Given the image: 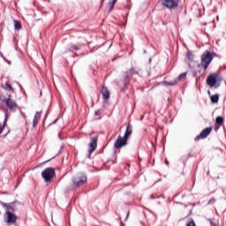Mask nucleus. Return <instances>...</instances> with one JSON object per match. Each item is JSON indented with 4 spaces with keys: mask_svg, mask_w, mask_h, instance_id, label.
Returning a JSON list of instances; mask_svg holds the SVG:
<instances>
[{
    "mask_svg": "<svg viewBox=\"0 0 226 226\" xmlns=\"http://www.w3.org/2000/svg\"><path fill=\"white\" fill-rule=\"evenodd\" d=\"M4 103H5L6 107H8L11 112H15L17 110V108L19 107V104L15 102V100L11 99L10 95L8 98H5L4 100Z\"/></svg>",
    "mask_w": 226,
    "mask_h": 226,
    "instance_id": "nucleus-8",
    "label": "nucleus"
},
{
    "mask_svg": "<svg viewBox=\"0 0 226 226\" xmlns=\"http://www.w3.org/2000/svg\"><path fill=\"white\" fill-rule=\"evenodd\" d=\"M217 79H218V74L216 73L209 74L207 78V86H209V87H215V89L220 87V83H217Z\"/></svg>",
    "mask_w": 226,
    "mask_h": 226,
    "instance_id": "nucleus-5",
    "label": "nucleus"
},
{
    "mask_svg": "<svg viewBox=\"0 0 226 226\" xmlns=\"http://www.w3.org/2000/svg\"><path fill=\"white\" fill-rule=\"evenodd\" d=\"M41 119V112L36 111L34 119H33V128H36L38 126V123Z\"/></svg>",
    "mask_w": 226,
    "mask_h": 226,
    "instance_id": "nucleus-13",
    "label": "nucleus"
},
{
    "mask_svg": "<svg viewBox=\"0 0 226 226\" xmlns=\"http://www.w3.org/2000/svg\"><path fill=\"white\" fill-rule=\"evenodd\" d=\"M57 123V119L53 122V124H56Z\"/></svg>",
    "mask_w": 226,
    "mask_h": 226,
    "instance_id": "nucleus-31",
    "label": "nucleus"
},
{
    "mask_svg": "<svg viewBox=\"0 0 226 226\" xmlns=\"http://www.w3.org/2000/svg\"><path fill=\"white\" fill-rule=\"evenodd\" d=\"M130 82H132V78H129L128 75L125 74L122 84H123V87H121L120 91L124 92L126 91V89H128V86H130Z\"/></svg>",
    "mask_w": 226,
    "mask_h": 226,
    "instance_id": "nucleus-12",
    "label": "nucleus"
},
{
    "mask_svg": "<svg viewBox=\"0 0 226 226\" xmlns=\"http://www.w3.org/2000/svg\"><path fill=\"white\" fill-rule=\"evenodd\" d=\"M124 146H128V139L124 137L118 136L114 143L115 149H121Z\"/></svg>",
    "mask_w": 226,
    "mask_h": 226,
    "instance_id": "nucleus-9",
    "label": "nucleus"
},
{
    "mask_svg": "<svg viewBox=\"0 0 226 226\" xmlns=\"http://www.w3.org/2000/svg\"><path fill=\"white\" fill-rule=\"evenodd\" d=\"M186 226H197V225H195V222L193 221V219H192V221L189 222Z\"/></svg>",
    "mask_w": 226,
    "mask_h": 226,
    "instance_id": "nucleus-23",
    "label": "nucleus"
},
{
    "mask_svg": "<svg viewBox=\"0 0 226 226\" xmlns=\"http://www.w3.org/2000/svg\"><path fill=\"white\" fill-rule=\"evenodd\" d=\"M1 206L5 208V222L6 223H15L17 222V215L14 214L19 211L20 202L13 201L11 203L0 202Z\"/></svg>",
    "mask_w": 226,
    "mask_h": 226,
    "instance_id": "nucleus-1",
    "label": "nucleus"
},
{
    "mask_svg": "<svg viewBox=\"0 0 226 226\" xmlns=\"http://www.w3.org/2000/svg\"><path fill=\"white\" fill-rule=\"evenodd\" d=\"M210 226H218V224H216V222L210 220Z\"/></svg>",
    "mask_w": 226,
    "mask_h": 226,
    "instance_id": "nucleus-29",
    "label": "nucleus"
},
{
    "mask_svg": "<svg viewBox=\"0 0 226 226\" xmlns=\"http://www.w3.org/2000/svg\"><path fill=\"white\" fill-rule=\"evenodd\" d=\"M166 165H169V161H165Z\"/></svg>",
    "mask_w": 226,
    "mask_h": 226,
    "instance_id": "nucleus-32",
    "label": "nucleus"
},
{
    "mask_svg": "<svg viewBox=\"0 0 226 226\" xmlns=\"http://www.w3.org/2000/svg\"><path fill=\"white\" fill-rule=\"evenodd\" d=\"M88 147L87 158H91V154H93V153L96 151V147H98V136L91 138Z\"/></svg>",
    "mask_w": 226,
    "mask_h": 226,
    "instance_id": "nucleus-7",
    "label": "nucleus"
},
{
    "mask_svg": "<svg viewBox=\"0 0 226 226\" xmlns=\"http://www.w3.org/2000/svg\"><path fill=\"white\" fill-rule=\"evenodd\" d=\"M4 124H6V120H4Z\"/></svg>",
    "mask_w": 226,
    "mask_h": 226,
    "instance_id": "nucleus-33",
    "label": "nucleus"
},
{
    "mask_svg": "<svg viewBox=\"0 0 226 226\" xmlns=\"http://www.w3.org/2000/svg\"><path fill=\"white\" fill-rule=\"evenodd\" d=\"M211 61H213V54H211L209 50H206L201 56V64L204 67V70L209 68Z\"/></svg>",
    "mask_w": 226,
    "mask_h": 226,
    "instance_id": "nucleus-4",
    "label": "nucleus"
},
{
    "mask_svg": "<svg viewBox=\"0 0 226 226\" xmlns=\"http://www.w3.org/2000/svg\"><path fill=\"white\" fill-rule=\"evenodd\" d=\"M210 100H211L212 103H218V102L220 100V94H215L212 95L210 97Z\"/></svg>",
    "mask_w": 226,
    "mask_h": 226,
    "instance_id": "nucleus-18",
    "label": "nucleus"
},
{
    "mask_svg": "<svg viewBox=\"0 0 226 226\" xmlns=\"http://www.w3.org/2000/svg\"><path fill=\"white\" fill-rule=\"evenodd\" d=\"M3 130H4V125L0 123V135L3 133Z\"/></svg>",
    "mask_w": 226,
    "mask_h": 226,
    "instance_id": "nucleus-26",
    "label": "nucleus"
},
{
    "mask_svg": "<svg viewBox=\"0 0 226 226\" xmlns=\"http://www.w3.org/2000/svg\"><path fill=\"white\" fill-rule=\"evenodd\" d=\"M100 114H102V110H101V109H97V110L94 112V116H100Z\"/></svg>",
    "mask_w": 226,
    "mask_h": 226,
    "instance_id": "nucleus-28",
    "label": "nucleus"
},
{
    "mask_svg": "<svg viewBox=\"0 0 226 226\" xmlns=\"http://www.w3.org/2000/svg\"><path fill=\"white\" fill-rule=\"evenodd\" d=\"M222 128V125L215 124V132H218Z\"/></svg>",
    "mask_w": 226,
    "mask_h": 226,
    "instance_id": "nucleus-24",
    "label": "nucleus"
},
{
    "mask_svg": "<svg viewBox=\"0 0 226 226\" xmlns=\"http://www.w3.org/2000/svg\"><path fill=\"white\" fill-rule=\"evenodd\" d=\"M14 29L16 31H20L22 29V24L20 23V21L14 19Z\"/></svg>",
    "mask_w": 226,
    "mask_h": 226,
    "instance_id": "nucleus-17",
    "label": "nucleus"
},
{
    "mask_svg": "<svg viewBox=\"0 0 226 226\" xmlns=\"http://www.w3.org/2000/svg\"><path fill=\"white\" fill-rule=\"evenodd\" d=\"M186 75H188V72H183L181 74H179V76L175 79L172 81H167L166 82V86H176L177 84V82H179V80H183L185 79H186Z\"/></svg>",
    "mask_w": 226,
    "mask_h": 226,
    "instance_id": "nucleus-11",
    "label": "nucleus"
},
{
    "mask_svg": "<svg viewBox=\"0 0 226 226\" xmlns=\"http://www.w3.org/2000/svg\"><path fill=\"white\" fill-rule=\"evenodd\" d=\"M215 124H219L222 126V124H223V117H217L215 118Z\"/></svg>",
    "mask_w": 226,
    "mask_h": 226,
    "instance_id": "nucleus-20",
    "label": "nucleus"
},
{
    "mask_svg": "<svg viewBox=\"0 0 226 226\" xmlns=\"http://www.w3.org/2000/svg\"><path fill=\"white\" fill-rule=\"evenodd\" d=\"M213 132V127L205 128L198 136L195 137L194 140H200V139H207V137Z\"/></svg>",
    "mask_w": 226,
    "mask_h": 226,
    "instance_id": "nucleus-10",
    "label": "nucleus"
},
{
    "mask_svg": "<svg viewBox=\"0 0 226 226\" xmlns=\"http://www.w3.org/2000/svg\"><path fill=\"white\" fill-rule=\"evenodd\" d=\"M81 46L76 45V44H71V49H69L71 52L80 50Z\"/></svg>",
    "mask_w": 226,
    "mask_h": 226,
    "instance_id": "nucleus-19",
    "label": "nucleus"
},
{
    "mask_svg": "<svg viewBox=\"0 0 226 226\" xmlns=\"http://www.w3.org/2000/svg\"><path fill=\"white\" fill-rule=\"evenodd\" d=\"M41 175L45 183H52V179L56 177V169L46 168Z\"/></svg>",
    "mask_w": 226,
    "mask_h": 226,
    "instance_id": "nucleus-2",
    "label": "nucleus"
},
{
    "mask_svg": "<svg viewBox=\"0 0 226 226\" xmlns=\"http://www.w3.org/2000/svg\"><path fill=\"white\" fill-rule=\"evenodd\" d=\"M180 0H161V3L164 8L168 10H174V8H177L179 6Z\"/></svg>",
    "mask_w": 226,
    "mask_h": 226,
    "instance_id": "nucleus-6",
    "label": "nucleus"
},
{
    "mask_svg": "<svg viewBox=\"0 0 226 226\" xmlns=\"http://www.w3.org/2000/svg\"><path fill=\"white\" fill-rule=\"evenodd\" d=\"M132 133V124H129L126 127L125 132L124 134V138H125L128 140V139H130Z\"/></svg>",
    "mask_w": 226,
    "mask_h": 226,
    "instance_id": "nucleus-16",
    "label": "nucleus"
},
{
    "mask_svg": "<svg viewBox=\"0 0 226 226\" xmlns=\"http://www.w3.org/2000/svg\"><path fill=\"white\" fill-rule=\"evenodd\" d=\"M87 183V176L84 173H79L72 177V185L78 188Z\"/></svg>",
    "mask_w": 226,
    "mask_h": 226,
    "instance_id": "nucleus-3",
    "label": "nucleus"
},
{
    "mask_svg": "<svg viewBox=\"0 0 226 226\" xmlns=\"http://www.w3.org/2000/svg\"><path fill=\"white\" fill-rule=\"evenodd\" d=\"M101 94L102 95L103 100H109V98H110V92H109L107 87H102Z\"/></svg>",
    "mask_w": 226,
    "mask_h": 226,
    "instance_id": "nucleus-14",
    "label": "nucleus"
},
{
    "mask_svg": "<svg viewBox=\"0 0 226 226\" xmlns=\"http://www.w3.org/2000/svg\"><path fill=\"white\" fill-rule=\"evenodd\" d=\"M2 87L5 89V91H13V87H11V85L8 83L3 85Z\"/></svg>",
    "mask_w": 226,
    "mask_h": 226,
    "instance_id": "nucleus-22",
    "label": "nucleus"
},
{
    "mask_svg": "<svg viewBox=\"0 0 226 226\" xmlns=\"http://www.w3.org/2000/svg\"><path fill=\"white\" fill-rule=\"evenodd\" d=\"M187 57L192 61L193 59V55H192V53H188Z\"/></svg>",
    "mask_w": 226,
    "mask_h": 226,
    "instance_id": "nucleus-27",
    "label": "nucleus"
},
{
    "mask_svg": "<svg viewBox=\"0 0 226 226\" xmlns=\"http://www.w3.org/2000/svg\"><path fill=\"white\" fill-rule=\"evenodd\" d=\"M124 73L125 75H127V77L132 79L133 75H139V71H136L133 67H132L131 69L127 70Z\"/></svg>",
    "mask_w": 226,
    "mask_h": 226,
    "instance_id": "nucleus-15",
    "label": "nucleus"
},
{
    "mask_svg": "<svg viewBox=\"0 0 226 226\" xmlns=\"http://www.w3.org/2000/svg\"><path fill=\"white\" fill-rule=\"evenodd\" d=\"M151 199H154L153 196H151Z\"/></svg>",
    "mask_w": 226,
    "mask_h": 226,
    "instance_id": "nucleus-35",
    "label": "nucleus"
},
{
    "mask_svg": "<svg viewBox=\"0 0 226 226\" xmlns=\"http://www.w3.org/2000/svg\"><path fill=\"white\" fill-rule=\"evenodd\" d=\"M216 202V199L212 198L209 200L208 204H215Z\"/></svg>",
    "mask_w": 226,
    "mask_h": 226,
    "instance_id": "nucleus-25",
    "label": "nucleus"
},
{
    "mask_svg": "<svg viewBox=\"0 0 226 226\" xmlns=\"http://www.w3.org/2000/svg\"><path fill=\"white\" fill-rule=\"evenodd\" d=\"M129 216H130V210L127 211V215H126L125 220H128Z\"/></svg>",
    "mask_w": 226,
    "mask_h": 226,
    "instance_id": "nucleus-30",
    "label": "nucleus"
},
{
    "mask_svg": "<svg viewBox=\"0 0 226 226\" xmlns=\"http://www.w3.org/2000/svg\"><path fill=\"white\" fill-rule=\"evenodd\" d=\"M143 118H144V116H142L140 119H143Z\"/></svg>",
    "mask_w": 226,
    "mask_h": 226,
    "instance_id": "nucleus-34",
    "label": "nucleus"
},
{
    "mask_svg": "<svg viewBox=\"0 0 226 226\" xmlns=\"http://www.w3.org/2000/svg\"><path fill=\"white\" fill-rule=\"evenodd\" d=\"M117 1V0H111L109 2L108 4L109 6V11H112V10H114V6H115Z\"/></svg>",
    "mask_w": 226,
    "mask_h": 226,
    "instance_id": "nucleus-21",
    "label": "nucleus"
}]
</instances>
